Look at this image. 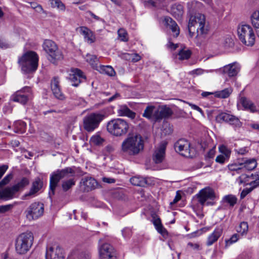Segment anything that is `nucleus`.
<instances>
[{
    "instance_id": "obj_41",
    "label": "nucleus",
    "mask_w": 259,
    "mask_h": 259,
    "mask_svg": "<svg viewBox=\"0 0 259 259\" xmlns=\"http://www.w3.org/2000/svg\"><path fill=\"white\" fill-rule=\"evenodd\" d=\"M248 230V226L247 223L242 222L240 224L239 227L237 229V231L241 235H244L247 234Z\"/></svg>"
},
{
    "instance_id": "obj_51",
    "label": "nucleus",
    "mask_w": 259,
    "mask_h": 259,
    "mask_svg": "<svg viewBox=\"0 0 259 259\" xmlns=\"http://www.w3.org/2000/svg\"><path fill=\"white\" fill-rule=\"evenodd\" d=\"M14 206V204H7L0 206V213H5L11 209Z\"/></svg>"
},
{
    "instance_id": "obj_4",
    "label": "nucleus",
    "mask_w": 259,
    "mask_h": 259,
    "mask_svg": "<svg viewBox=\"0 0 259 259\" xmlns=\"http://www.w3.org/2000/svg\"><path fill=\"white\" fill-rule=\"evenodd\" d=\"M75 171L71 167L58 169L50 176L49 195H54L56 187L60 180L74 176Z\"/></svg>"
},
{
    "instance_id": "obj_29",
    "label": "nucleus",
    "mask_w": 259,
    "mask_h": 259,
    "mask_svg": "<svg viewBox=\"0 0 259 259\" xmlns=\"http://www.w3.org/2000/svg\"><path fill=\"white\" fill-rule=\"evenodd\" d=\"M241 162L243 168V172L245 170L250 171L254 169L257 165V162L254 158L247 159L245 158L242 159Z\"/></svg>"
},
{
    "instance_id": "obj_7",
    "label": "nucleus",
    "mask_w": 259,
    "mask_h": 259,
    "mask_svg": "<svg viewBox=\"0 0 259 259\" xmlns=\"http://www.w3.org/2000/svg\"><path fill=\"white\" fill-rule=\"evenodd\" d=\"M240 40L247 46H252L255 42V35L252 28L248 25H242L238 28Z\"/></svg>"
},
{
    "instance_id": "obj_23",
    "label": "nucleus",
    "mask_w": 259,
    "mask_h": 259,
    "mask_svg": "<svg viewBox=\"0 0 259 259\" xmlns=\"http://www.w3.org/2000/svg\"><path fill=\"white\" fill-rule=\"evenodd\" d=\"M164 22L166 27L171 30L174 37H177L180 33V29L177 23L169 17H165Z\"/></svg>"
},
{
    "instance_id": "obj_43",
    "label": "nucleus",
    "mask_w": 259,
    "mask_h": 259,
    "mask_svg": "<svg viewBox=\"0 0 259 259\" xmlns=\"http://www.w3.org/2000/svg\"><path fill=\"white\" fill-rule=\"evenodd\" d=\"M192 54L191 51L189 50L182 49L179 53V58L180 60L188 59Z\"/></svg>"
},
{
    "instance_id": "obj_1",
    "label": "nucleus",
    "mask_w": 259,
    "mask_h": 259,
    "mask_svg": "<svg viewBox=\"0 0 259 259\" xmlns=\"http://www.w3.org/2000/svg\"><path fill=\"white\" fill-rule=\"evenodd\" d=\"M188 29L191 37L196 30V37L202 41L209 30L208 24L206 21L205 16L200 13L191 16L189 19Z\"/></svg>"
},
{
    "instance_id": "obj_53",
    "label": "nucleus",
    "mask_w": 259,
    "mask_h": 259,
    "mask_svg": "<svg viewBox=\"0 0 259 259\" xmlns=\"http://www.w3.org/2000/svg\"><path fill=\"white\" fill-rule=\"evenodd\" d=\"M205 72L208 73V71L204 70L201 68H198V69H194V70L191 71L190 72V73L192 75H201V74H203Z\"/></svg>"
},
{
    "instance_id": "obj_64",
    "label": "nucleus",
    "mask_w": 259,
    "mask_h": 259,
    "mask_svg": "<svg viewBox=\"0 0 259 259\" xmlns=\"http://www.w3.org/2000/svg\"><path fill=\"white\" fill-rule=\"evenodd\" d=\"M8 168V165H3L0 166V179L3 176L6 170Z\"/></svg>"
},
{
    "instance_id": "obj_28",
    "label": "nucleus",
    "mask_w": 259,
    "mask_h": 259,
    "mask_svg": "<svg viewBox=\"0 0 259 259\" xmlns=\"http://www.w3.org/2000/svg\"><path fill=\"white\" fill-rule=\"evenodd\" d=\"M222 234V230L221 229H215L213 232L210 234L206 242V245L207 246L212 245L214 242L217 241Z\"/></svg>"
},
{
    "instance_id": "obj_11",
    "label": "nucleus",
    "mask_w": 259,
    "mask_h": 259,
    "mask_svg": "<svg viewBox=\"0 0 259 259\" xmlns=\"http://www.w3.org/2000/svg\"><path fill=\"white\" fill-rule=\"evenodd\" d=\"M32 98V93L31 88L29 87H25L13 94L11 97V99L14 102L24 105Z\"/></svg>"
},
{
    "instance_id": "obj_31",
    "label": "nucleus",
    "mask_w": 259,
    "mask_h": 259,
    "mask_svg": "<svg viewBox=\"0 0 259 259\" xmlns=\"http://www.w3.org/2000/svg\"><path fill=\"white\" fill-rule=\"evenodd\" d=\"M169 114H143V116L149 119L153 124L161 121L163 118L166 117Z\"/></svg>"
},
{
    "instance_id": "obj_5",
    "label": "nucleus",
    "mask_w": 259,
    "mask_h": 259,
    "mask_svg": "<svg viewBox=\"0 0 259 259\" xmlns=\"http://www.w3.org/2000/svg\"><path fill=\"white\" fill-rule=\"evenodd\" d=\"M38 57L34 52L25 53L18 61L21 69L25 73L34 71L37 68Z\"/></svg>"
},
{
    "instance_id": "obj_45",
    "label": "nucleus",
    "mask_w": 259,
    "mask_h": 259,
    "mask_svg": "<svg viewBox=\"0 0 259 259\" xmlns=\"http://www.w3.org/2000/svg\"><path fill=\"white\" fill-rule=\"evenodd\" d=\"M232 92L231 88H227L216 93V96L221 98H226L229 96Z\"/></svg>"
},
{
    "instance_id": "obj_59",
    "label": "nucleus",
    "mask_w": 259,
    "mask_h": 259,
    "mask_svg": "<svg viewBox=\"0 0 259 259\" xmlns=\"http://www.w3.org/2000/svg\"><path fill=\"white\" fill-rule=\"evenodd\" d=\"M226 159L227 157L226 156L223 155H219L216 157L215 161L218 163L223 164L225 162Z\"/></svg>"
},
{
    "instance_id": "obj_9",
    "label": "nucleus",
    "mask_w": 259,
    "mask_h": 259,
    "mask_svg": "<svg viewBox=\"0 0 259 259\" xmlns=\"http://www.w3.org/2000/svg\"><path fill=\"white\" fill-rule=\"evenodd\" d=\"M44 211V207L42 203L34 202L29 206L25 213L27 219L31 221L37 219L42 215Z\"/></svg>"
},
{
    "instance_id": "obj_63",
    "label": "nucleus",
    "mask_w": 259,
    "mask_h": 259,
    "mask_svg": "<svg viewBox=\"0 0 259 259\" xmlns=\"http://www.w3.org/2000/svg\"><path fill=\"white\" fill-rule=\"evenodd\" d=\"M181 199V194L177 192V194L175 197V198L174 199L173 201L170 203V205H173L174 204H176L177 203L180 199Z\"/></svg>"
},
{
    "instance_id": "obj_34",
    "label": "nucleus",
    "mask_w": 259,
    "mask_h": 259,
    "mask_svg": "<svg viewBox=\"0 0 259 259\" xmlns=\"http://www.w3.org/2000/svg\"><path fill=\"white\" fill-rule=\"evenodd\" d=\"M161 137H165L172 134L173 132L172 126L167 122H163L161 129Z\"/></svg>"
},
{
    "instance_id": "obj_54",
    "label": "nucleus",
    "mask_w": 259,
    "mask_h": 259,
    "mask_svg": "<svg viewBox=\"0 0 259 259\" xmlns=\"http://www.w3.org/2000/svg\"><path fill=\"white\" fill-rule=\"evenodd\" d=\"M187 247L196 251L199 250L201 249L198 243H193L192 242H189L187 244Z\"/></svg>"
},
{
    "instance_id": "obj_24",
    "label": "nucleus",
    "mask_w": 259,
    "mask_h": 259,
    "mask_svg": "<svg viewBox=\"0 0 259 259\" xmlns=\"http://www.w3.org/2000/svg\"><path fill=\"white\" fill-rule=\"evenodd\" d=\"M220 70L224 74H227L229 77H233L237 74L240 70L239 66L236 63L230 64L225 66Z\"/></svg>"
},
{
    "instance_id": "obj_22",
    "label": "nucleus",
    "mask_w": 259,
    "mask_h": 259,
    "mask_svg": "<svg viewBox=\"0 0 259 259\" xmlns=\"http://www.w3.org/2000/svg\"><path fill=\"white\" fill-rule=\"evenodd\" d=\"M97 182L91 177L82 178L80 182V187L84 191L89 192L96 188Z\"/></svg>"
},
{
    "instance_id": "obj_16",
    "label": "nucleus",
    "mask_w": 259,
    "mask_h": 259,
    "mask_svg": "<svg viewBox=\"0 0 259 259\" xmlns=\"http://www.w3.org/2000/svg\"><path fill=\"white\" fill-rule=\"evenodd\" d=\"M172 113L171 109L166 105H148L144 110V113Z\"/></svg>"
},
{
    "instance_id": "obj_26",
    "label": "nucleus",
    "mask_w": 259,
    "mask_h": 259,
    "mask_svg": "<svg viewBox=\"0 0 259 259\" xmlns=\"http://www.w3.org/2000/svg\"><path fill=\"white\" fill-rule=\"evenodd\" d=\"M16 192L13 190V187H7L0 190V200L7 201L12 199Z\"/></svg>"
},
{
    "instance_id": "obj_10",
    "label": "nucleus",
    "mask_w": 259,
    "mask_h": 259,
    "mask_svg": "<svg viewBox=\"0 0 259 259\" xmlns=\"http://www.w3.org/2000/svg\"><path fill=\"white\" fill-rule=\"evenodd\" d=\"M104 118V114H88L83 119L84 128L89 132L93 131Z\"/></svg>"
},
{
    "instance_id": "obj_18",
    "label": "nucleus",
    "mask_w": 259,
    "mask_h": 259,
    "mask_svg": "<svg viewBox=\"0 0 259 259\" xmlns=\"http://www.w3.org/2000/svg\"><path fill=\"white\" fill-rule=\"evenodd\" d=\"M198 202L203 205L206 201L208 199H213L214 194L213 191L208 188L201 190L198 194L196 195Z\"/></svg>"
},
{
    "instance_id": "obj_30",
    "label": "nucleus",
    "mask_w": 259,
    "mask_h": 259,
    "mask_svg": "<svg viewBox=\"0 0 259 259\" xmlns=\"http://www.w3.org/2000/svg\"><path fill=\"white\" fill-rule=\"evenodd\" d=\"M42 187V182L40 179L37 178L32 183V187L29 192L25 195L27 196H31L37 193Z\"/></svg>"
},
{
    "instance_id": "obj_2",
    "label": "nucleus",
    "mask_w": 259,
    "mask_h": 259,
    "mask_svg": "<svg viewBox=\"0 0 259 259\" xmlns=\"http://www.w3.org/2000/svg\"><path fill=\"white\" fill-rule=\"evenodd\" d=\"M144 142L142 136L137 133H130L121 144V150L129 155H138L144 149Z\"/></svg>"
},
{
    "instance_id": "obj_3",
    "label": "nucleus",
    "mask_w": 259,
    "mask_h": 259,
    "mask_svg": "<svg viewBox=\"0 0 259 259\" xmlns=\"http://www.w3.org/2000/svg\"><path fill=\"white\" fill-rule=\"evenodd\" d=\"M34 237L31 232L20 234L15 239V247L19 254H26L31 248L33 243Z\"/></svg>"
},
{
    "instance_id": "obj_19",
    "label": "nucleus",
    "mask_w": 259,
    "mask_h": 259,
    "mask_svg": "<svg viewBox=\"0 0 259 259\" xmlns=\"http://www.w3.org/2000/svg\"><path fill=\"white\" fill-rule=\"evenodd\" d=\"M198 202L203 205L206 201L208 199H213L214 194L213 191L208 188L201 190L198 194L196 195Z\"/></svg>"
},
{
    "instance_id": "obj_47",
    "label": "nucleus",
    "mask_w": 259,
    "mask_h": 259,
    "mask_svg": "<svg viewBox=\"0 0 259 259\" xmlns=\"http://www.w3.org/2000/svg\"><path fill=\"white\" fill-rule=\"evenodd\" d=\"M118 35L119 38L122 41H127L128 37L126 30L123 28H120L118 30Z\"/></svg>"
},
{
    "instance_id": "obj_52",
    "label": "nucleus",
    "mask_w": 259,
    "mask_h": 259,
    "mask_svg": "<svg viewBox=\"0 0 259 259\" xmlns=\"http://www.w3.org/2000/svg\"><path fill=\"white\" fill-rule=\"evenodd\" d=\"M29 4L30 5V7L33 9H35L37 12H41L43 11V9L41 6L37 4L36 3L30 2Z\"/></svg>"
},
{
    "instance_id": "obj_21",
    "label": "nucleus",
    "mask_w": 259,
    "mask_h": 259,
    "mask_svg": "<svg viewBox=\"0 0 259 259\" xmlns=\"http://www.w3.org/2000/svg\"><path fill=\"white\" fill-rule=\"evenodd\" d=\"M72 74L70 75V79L72 82V85L77 87L81 82L85 80V76L83 72L78 68L72 70Z\"/></svg>"
},
{
    "instance_id": "obj_25",
    "label": "nucleus",
    "mask_w": 259,
    "mask_h": 259,
    "mask_svg": "<svg viewBox=\"0 0 259 259\" xmlns=\"http://www.w3.org/2000/svg\"><path fill=\"white\" fill-rule=\"evenodd\" d=\"M51 88L54 95L58 99L62 100L64 97L62 94L60 86L58 77H55L51 82Z\"/></svg>"
},
{
    "instance_id": "obj_20",
    "label": "nucleus",
    "mask_w": 259,
    "mask_h": 259,
    "mask_svg": "<svg viewBox=\"0 0 259 259\" xmlns=\"http://www.w3.org/2000/svg\"><path fill=\"white\" fill-rule=\"evenodd\" d=\"M239 103L247 111L254 113L258 112V107L250 99L245 97H240Z\"/></svg>"
},
{
    "instance_id": "obj_36",
    "label": "nucleus",
    "mask_w": 259,
    "mask_h": 259,
    "mask_svg": "<svg viewBox=\"0 0 259 259\" xmlns=\"http://www.w3.org/2000/svg\"><path fill=\"white\" fill-rule=\"evenodd\" d=\"M29 183L28 179L26 178H23L20 182L17 183L16 184L13 185V188L15 190L16 193L18 192L20 189L23 188Z\"/></svg>"
},
{
    "instance_id": "obj_33",
    "label": "nucleus",
    "mask_w": 259,
    "mask_h": 259,
    "mask_svg": "<svg viewBox=\"0 0 259 259\" xmlns=\"http://www.w3.org/2000/svg\"><path fill=\"white\" fill-rule=\"evenodd\" d=\"M171 12L172 15L177 19L181 18L183 14V8L181 5H175L172 6Z\"/></svg>"
},
{
    "instance_id": "obj_55",
    "label": "nucleus",
    "mask_w": 259,
    "mask_h": 259,
    "mask_svg": "<svg viewBox=\"0 0 259 259\" xmlns=\"http://www.w3.org/2000/svg\"><path fill=\"white\" fill-rule=\"evenodd\" d=\"M156 230L158 232V233H159L163 237H165V236H167V235H168L167 231L163 227L162 225H160V226L157 227Z\"/></svg>"
},
{
    "instance_id": "obj_40",
    "label": "nucleus",
    "mask_w": 259,
    "mask_h": 259,
    "mask_svg": "<svg viewBox=\"0 0 259 259\" xmlns=\"http://www.w3.org/2000/svg\"><path fill=\"white\" fill-rule=\"evenodd\" d=\"M50 2L52 7L57 8L61 11L65 10V5L60 0H50Z\"/></svg>"
},
{
    "instance_id": "obj_42",
    "label": "nucleus",
    "mask_w": 259,
    "mask_h": 259,
    "mask_svg": "<svg viewBox=\"0 0 259 259\" xmlns=\"http://www.w3.org/2000/svg\"><path fill=\"white\" fill-rule=\"evenodd\" d=\"M237 198L233 195H228L223 198V201L233 207L237 202Z\"/></svg>"
},
{
    "instance_id": "obj_17",
    "label": "nucleus",
    "mask_w": 259,
    "mask_h": 259,
    "mask_svg": "<svg viewBox=\"0 0 259 259\" xmlns=\"http://www.w3.org/2000/svg\"><path fill=\"white\" fill-rule=\"evenodd\" d=\"M100 259H113L114 257V248L108 243L103 244L99 249Z\"/></svg>"
},
{
    "instance_id": "obj_56",
    "label": "nucleus",
    "mask_w": 259,
    "mask_h": 259,
    "mask_svg": "<svg viewBox=\"0 0 259 259\" xmlns=\"http://www.w3.org/2000/svg\"><path fill=\"white\" fill-rule=\"evenodd\" d=\"M252 191V188H245L242 190L240 194V199H242L245 197V196L250 193Z\"/></svg>"
},
{
    "instance_id": "obj_50",
    "label": "nucleus",
    "mask_w": 259,
    "mask_h": 259,
    "mask_svg": "<svg viewBox=\"0 0 259 259\" xmlns=\"http://www.w3.org/2000/svg\"><path fill=\"white\" fill-rule=\"evenodd\" d=\"M118 113H135L131 111L125 105L120 106L118 109Z\"/></svg>"
},
{
    "instance_id": "obj_39",
    "label": "nucleus",
    "mask_w": 259,
    "mask_h": 259,
    "mask_svg": "<svg viewBox=\"0 0 259 259\" xmlns=\"http://www.w3.org/2000/svg\"><path fill=\"white\" fill-rule=\"evenodd\" d=\"M225 115L227 117L226 119V122L230 124L235 125L236 126H239L240 125V122L239 119L233 114H225Z\"/></svg>"
},
{
    "instance_id": "obj_46",
    "label": "nucleus",
    "mask_w": 259,
    "mask_h": 259,
    "mask_svg": "<svg viewBox=\"0 0 259 259\" xmlns=\"http://www.w3.org/2000/svg\"><path fill=\"white\" fill-rule=\"evenodd\" d=\"M104 141V139L98 135L92 136L91 139V142L92 144L97 146L102 145Z\"/></svg>"
},
{
    "instance_id": "obj_13",
    "label": "nucleus",
    "mask_w": 259,
    "mask_h": 259,
    "mask_svg": "<svg viewBox=\"0 0 259 259\" xmlns=\"http://www.w3.org/2000/svg\"><path fill=\"white\" fill-rule=\"evenodd\" d=\"M167 144L166 142L162 141L155 149L152 156V159L155 163H160L164 160Z\"/></svg>"
},
{
    "instance_id": "obj_12",
    "label": "nucleus",
    "mask_w": 259,
    "mask_h": 259,
    "mask_svg": "<svg viewBox=\"0 0 259 259\" xmlns=\"http://www.w3.org/2000/svg\"><path fill=\"white\" fill-rule=\"evenodd\" d=\"M176 152L185 157L191 156L190 143L188 141L184 139L179 140L174 145Z\"/></svg>"
},
{
    "instance_id": "obj_35",
    "label": "nucleus",
    "mask_w": 259,
    "mask_h": 259,
    "mask_svg": "<svg viewBox=\"0 0 259 259\" xmlns=\"http://www.w3.org/2000/svg\"><path fill=\"white\" fill-rule=\"evenodd\" d=\"M228 167L230 170L236 171L238 174L243 172V168L242 167V162L240 161V160H239L238 163L229 164Z\"/></svg>"
},
{
    "instance_id": "obj_37",
    "label": "nucleus",
    "mask_w": 259,
    "mask_h": 259,
    "mask_svg": "<svg viewBox=\"0 0 259 259\" xmlns=\"http://www.w3.org/2000/svg\"><path fill=\"white\" fill-rule=\"evenodd\" d=\"M75 185V180L73 178L63 181L62 182V188L64 192L67 191Z\"/></svg>"
},
{
    "instance_id": "obj_57",
    "label": "nucleus",
    "mask_w": 259,
    "mask_h": 259,
    "mask_svg": "<svg viewBox=\"0 0 259 259\" xmlns=\"http://www.w3.org/2000/svg\"><path fill=\"white\" fill-rule=\"evenodd\" d=\"M91 254L89 252H82L79 255V259H91Z\"/></svg>"
},
{
    "instance_id": "obj_32",
    "label": "nucleus",
    "mask_w": 259,
    "mask_h": 259,
    "mask_svg": "<svg viewBox=\"0 0 259 259\" xmlns=\"http://www.w3.org/2000/svg\"><path fill=\"white\" fill-rule=\"evenodd\" d=\"M96 70L101 73L105 74L110 76H113L115 74L114 70L111 66L100 65Z\"/></svg>"
},
{
    "instance_id": "obj_48",
    "label": "nucleus",
    "mask_w": 259,
    "mask_h": 259,
    "mask_svg": "<svg viewBox=\"0 0 259 259\" xmlns=\"http://www.w3.org/2000/svg\"><path fill=\"white\" fill-rule=\"evenodd\" d=\"M239 236L237 234L233 235L229 239L226 240V246H227L230 245L232 243L237 241V240L239 239Z\"/></svg>"
},
{
    "instance_id": "obj_61",
    "label": "nucleus",
    "mask_w": 259,
    "mask_h": 259,
    "mask_svg": "<svg viewBox=\"0 0 259 259\" xmlns=\"http://www.w3.org/2000/svg\"><path fill=\"white\" fill-rule=\"evenodd\" d=\"M167 47L169 49L171 50H175L178 47V45L177 44H175L171 41V39L170 38L168 39V42L167 44Z\"/></svg>"
},
{
    "instance_id": "obj_14",
    "label": "nucleus",
    "mask_w": 259,
    "mask_h": 259,
    "mask_svg": "<svg viewBox=\"0 0 259 259\" xmlns=\"http://www.w3.org/2000/svg\"><path fill=\"white\" fill-rule=\"evenodd\" d=\"M64 257L62 248L57 245L55 247L50 246L47 248L46 259H63Z\"/></svg>"
},
{
    "instance_id": "obj_38",
    "label": "nucleus",
    "mask_w": 259,
    "mask_h": 259,
    "mask_svg": "<svg viewBox=\"0 0 259 259\" xmlns=\"http://www.w3.org/2000/svg\"><path fill=\"white\" fill-rule=\"evenodd\" d=\"M85 60L89 62L93 68L97 69V68L99 66L98 60L97 57L93 55L88 54L85 57Z\"/></svg>"
},
{
    "instance_id": "obj_44",
    "label": "nucleus",
    "mask_w": 259,
    "mask_h": 259,
    "mask_svg": "<svg viewBox=\"0 0 259 259\" xmlns=\"http://www.w3.org/2000/svg\"><path fill=\"white\" fill-rule=\"evenodd\" d=\"M251 20L252 25L256 28H259V11L252 14Z\"/></svg>"
},
{
    "instance_id": "obj_27",
    "label": "nucleus",
    "mask_w": 259,
    "mask_h": 259,
    "mask_svg": "<svg viewBox=\"0 0 259 259\" xmlns=\"http://www.w3.org/2000/svg\"><path fill=\"white\" fill-rule=\"evenodd\" d=\"M150 178H143L140 176H135L131 178L130 182L134 186L145 187L146 185L151 184Z\"/></svg>"
},
{
    "instance_id": "obj_60",
    "label": "nucleus",
    "mask_w": 259,
    "mask_h": 259,
    "mask_svg": "<svg viewBox=\"0 0 259 259\" xmlns=\"http://www.w3.org/2000/svg\"><path fill=\"white\" fill-rule=\"evenodd\" d=\"M227 118L225 114H218L215 117V120L218 122H222L223 121L226 122Z\"/></svg>"
},
{
    "instance_id": "obj_6",
    "label": "nucleus",
    "mask_w": 259,
    "mask_h": 259,
    "mask_svg": "<svg viewBox=\"0 0 259 259\" xmlns=\"http://www.w3.org/2000/svg\"><path fill=\"white\" fill-rule=\"evenodd\" d=\"M128 128L127 122L121 118L111 120L107 124V131L116 137L124 136L127 133Z\"/></svg>"
},
{
    "instance_id": "obj_8",
    "label": "nucleus",
    "mask_w": 259,
    "mask_h": 259,
    "mask_svg": "<svg viewBox=\"0 0 259 259\" xmlns=\"http://www.w3.org/2000/svg\"><path fill=\"white\" fill-rule=\"evenodd\" d=\"M43 48L47 53L49 55V60L55 63L56 60L63 58L62 54L59 51L56 44L53 41L47 39L43 44Z\"/></svg>"
},
{
    "instance_id": "obj_49",
    "label": "nucleus",
    "mask_w": 259,
    "mask_h": 259,
    "mask_svg": "<svg viewBox=\"0 0 259 259\" xmlns=\"http://www.w3.org/2000/svg\"><path fill=\"white\" fill-rule=\"evenodd\" d=\"M122 234L124 238H129L132 235V231L130 228H125L122 230Z\"/></svg>"
},
{
    "instance_id": "obj_58",
    "label": "nucleus",
    "mask_w": 259,
    "mask_h": 259,
    "mask_svg": "<svg viewBox=\"0 0 259 259\" xmlns=\"http://www.w3.org/2000/svg\"><path fill=\"white\" fill-rule=\"evenodd\" d=\"M235 151L236 153L239 154L244 155L248 152V150L247 147H243L237 149H235Z\"/></svg>"
},
{
    "instance_id": "obj_15",
    "label": "nucleus",
    "mask_w": 259,
    "mask_h": 259,
    "mask_svg": "<svg viewBox=\"0 0 259 259\" xmlns=\"http://www.w3.org/2000/svg\"><path fill=\"white\" fill-rule=\"evenodd\" d=\"M77 30L82 35L85 42L91 45L96 41V37L95 33L87 27L80 26L77 28Z\"/></svg>"
},
{
    "instance_id": "obj_62",
    "label": "nucleus",
    "mask_w": 259,
    "mask_h": 259,
    "mask_svg": "<svg viewBox=\"0 0 259 259\" xmlns=\"http://www.w3.org/2000/svg\"><path fill=\"white\" fill-rule=\"evenodd\" d=\"M12 178V175L11 174L7 175L1 181L4 185H7Z\"/></svg>"
}]
</instances>
